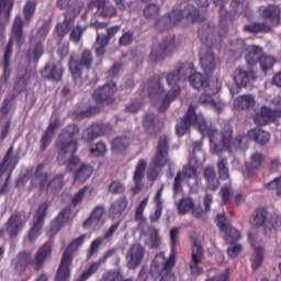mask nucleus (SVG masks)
I'll return each mask as SVG.
<instances>
[{
	"label": "nucleus",
	"mask_w": 281,
	"mask_h": 281,
	"mask_svg": "<svg viewBox=\"0 0 281 281\" xmlns=\"http://www.w3.org/2000/svg\"><path fill=\"white\" fill-rule=\"evenodd\" d=\"M25 21H23V18L21 15H16L13 21L12 25V35L11 38L9 40L5 49H4V55L2 59L3 64V72L0 78V85L2 87H8V82L10 80V76H12V64L10 63L12 58V53H13V45L14 41L18 45H23V24Z\"/></svg>",
	"instance_id": "obj_6"
},
{
	"label": "nucleus",
	"mask_w": 281,
	"mask_h": 281,
	"mask_svg": "<svg viewBox=\"0 0 281 281\" xmlns=\"http://www.w3.org/2000/svg\"><path fill=\"white\" fill-rule=\"evenodd\" d=\"M85 240H87L86 234L72 239L64 250L61 260L57 268L55 277L56 281H69V278H71V265H74V251H76Z\"/></svg>",
	"instance_id": "obj_7"
},
{
	"label": "nucleus",
	"mask_w": 281,
	"mask_h": 281,
	"mask_svg": "<svg viewBox=\"0 0 281 281\" xmlns=\"http://www.w3.org/2000/svg\"><path fill=\"white\" fill-rule=\"evenodd\" d=\"M273 113V108H268L267 105L261 106L260 111L255 114L254 120L259 126H267L269 120H271V114Z\"/></svg>",
	"instance_id": "obj_40"
},
{
	"label": "nucleus",
	"mask_w": 281,
	"mask_h": 281,
	"mask_svg": "<svg viewBox=\"0 0 281 281\" xmlns=\"http://www.w3.org/2000/svg\"><path fill=\"white\" fill-rule=\"evenodd\" d=\"M12 155H14V145H11L9 147L3 159L0 162V179L7 172V179L0 189V195L7 194L8 181H10V177H12V172H14V168H16V166H19V161L21 159V157H19V155H15V156H12Z\"/></svg>",
	"instance_id": "obj_11"
},
{
	"label": "nucleus",
	"mask_w": 281,
	"mask_h": 281,
	"mask_svg": "<svg viewBox=\"0 0 281 281\" xmlns=\"http://www.w3.org/2000/svg\"><path fill=\"white\" fill-rule=\"evenodd\" d=\"M263 18L268 19L272 25H280V7L270 4L263 9Z\"/></svg>",
	"instance_id": "obj_39"
},
{
	"label": "nucleus",
	"mask_w": 281,
	"mask_h": 281,
	"mask_svg": "<svg viewBox=\"0 0 281 281\" xmlns=\"http://www.w3.org/2000/svg\"><path fill=\"white\" fill-rule=\"evenodd\" d=\"M93 175V166L81 164L79 168L74 172V180L78 183H85L87 179H90Z\"/></svg>",
	"instance_id": "obj_37"
},
{
	"label": "nucleus",
	"mask_w": 281,
	"mask_h": 281,
	"mask_svg": "<svg viewBox=\"0 0 281 281\" xmlns=\"http://www.w3.org/2000/svg\"><path fill=\"white\" fill-rule=\"evenodd\" d=\"M194 207V201L190 198H182L178 204L179 214H188Z\"/></svg>",
	"instance_id": "obj_56"
},
{
	"label": "nucleus",
	"mask_w": 281,
	"mask_h": 281,
	"mask_svg": "<svg viewBox=\"0 0 281 281\" xmlns=\"http://www.w3.org/2000/svg\"><path fill=\"white\" fill-rule=\"evenodd\" d=\"M265 261V248L255 247V252L251 258V267L252 270L260 269L262 267V262Z\"/></svg>",
	"instance_id": "obj_51"
},
{
	"label": "nucleus",
	"mask_w": 281,
	"mask_h": 281,
	"mask_svg": "<svg viewBox=\"0 0 281 281\" xmlns=\"http://www.w3.org/2000/svg\"><path fill=\"white\" fill-rule=\"evenodd\" d=\"M269 216V211L265 207H257L250 215L249 224L252 229H260V227H265V223H267V218Z\"/></svg>",
	"instance_id": "obj_28"
},
{
	"label": "nucleus",
	"mask_w": 281,
	"mask_h": 281,
	"mask_svg": "<svg viewBox=\"0 0 281 281\" xmlns=\"http://www.w3.org/2000/svg\"><path fill=\"white\" fill-rule=\"evenodd\" d=\"M265 159V154L260 151H256L250 156V161L246 165V175L250 179L258 177V171L262 170Z\"/></svg>",
	"instance_id": "obj_24"
},
{
	"label": "nucleus",
	"mask_w": 281,
	"mask_h": 281,
	"mask_svg": "<svg viewBox=\"0 0 281 281\" xmlns=\"http://www.w3.org/2000/svg\"><path fill=\"white\" fill-rule=\"evenodd\" d=\"M93 67V53L89 49H83L79 59L70 57L69 59V71L72 76V80L76 85L82 80V70L91 71Z\"/></svg>",
	"instance_id": "obj_9"
},
{
	"label": "nucleus",
	"mask_w": 281,
	"mask_h": 281,
	"mask_svg": "<svg viewBox=\"0 0 281 281\" xmlns=\"http://www.w3.org/2000/svg\"><path fill=\"white\" fill-rule=\"evenodd\" d=\"M64 187L65 175L58 173L50 181H48V188L46 192H52V194H55V192H60V190H63Z\"/></svg>",
	"instance_id": "obj_47"
},
{
	"label": "nucleus",
	"mask_w": 281,
	"mask_h": 281,
	"mask_svg": "<svg viewBox=\"0 0 281 281\" xmlns=\"http://www.w3.org/2000/svg\"><path fill=\"white\" fill-rule=\"evenodd\" d=\"M74 23H76V15H69V13H64V21L58 22L55 27V32L59 41H63L67 36V34L74 27Z\"/></svg>",
	"instance_id": "obj_26"
},
{
	"label": "nucleus",
	"mask_w": 281,
	"mask_h": 281,
	"mask_svg": "<svg viewBox=\"0 0 281 281\" xmlns=\"http://www.w3.org/2000/svg\"><path fill=\"white\" fill-rule=\"evenodd\" d=\"M26 223L27 217L25 216V212H15L9 217L5 232L9 234V237L16 238L23 232Z\"/></svg>",
	"instance_id": "obj_16"
},
{
	"label": "nucleus",
	"mask_w": 281,
	"mask_h": 281,
	"mask_svg": "<svg viewBox=\"0 0 281 281\" xmlns=\"http://www.w3.org/2000/svg\"><path fill=\"white\" fill-rule=\"evenodd\" d=\"M131 146V137L128 136H116L112 139L113 153H124Z\"/></svg>",
	"instance_id": "obj_43"
},
{
	"label": "nucleus",
	"mask_w": 281,
	"mask_h": 281,
	"mask_svg": "<svg viewBox=\"0 0 281 281\" xmlns=\"http://www.w3.org/2000/svg\"><path fill=\"white\" fill-rule=\"evenodd\" d=\"M200 65L203 69L205 76L214 75L216 68L218 67V61L214 56V53L211 49H201L200 50Z\"/></svg>",
	"instance_id": "obj_20"
},
{
	"label": "nucleus",
	"mask_w": 281,
	"mask_h": 281,
	"mask_svg": "<svg viewBox=\"0 0 281 281\" xmlns=\"http://www.w3.org/2000/svg\"><path fill=\"white\" fill-rule=\"evenodd\" d=\"M14 8V1L12 0H0V32L5 30L8 21H10V14Z\"/></svg>",
	"instance_id": "obj_29"
},
{
	"label": "nucleus",
	"mask_w": 281,
	"mask_h": 281,
	"mask_svg": "<svg viewBox=\"0 0 281 281\" xmlns=\"http://www.w3.org/2000/svg\"><path fill=\"white\" fill-rule=\"evenodd\" d=\"M104 135V125L97 123L92 124L91 130L88 132L87 142L95 139V137H102Z\"/></svg>",
	"instance_id": "obj_55"
},
{
	"label": "nucleus",
	"mask_w": 281,
	"mask_h": 281,
	"mask_svg": "<svg viewBox=\"0 0 281 281\" xmlns=\"http://www.w3.org/2000/svg\"><path fill=\"white\" fill-rule=\"evenodd\" d=\"M124 190H126V187L120 180L112 181L108 187V192H110V194H122L124 193Z\"/></svg>",
	"instance_id": "obj_62"
},
{
	"label": "nucleus",
	"mask_w": 281,
	"mask_h": 281,
	"mask_svg": "<svg viewBox=\"0 0 281 281\" xmlns=\"http://www.w3.org/2000/svg\"><path fill=\"white\" fill-rule=\"evenodd\" d=\"M78 137H80V127L76 124H69L61 130L56 140L57 162L59 166H66L67 172H74L80 166V157L76 156Z\"/></svg>",
	"instance_id": "obj_1"
},
{
	"label": "nucleus",
	"mask_w": 281,
	"mask_h": 281,
	"mask_svg": "<svg viewBox=\"0 0 281 281\" xmlns=\"http://www.w3.org/2000/svg\"><path fill=\"white\" fill-rule=\"evenodd\" d=\"M223 233L225 234V241L228 245H236V243L243 238L240 232L234 228L232 225L228 226L227 231H223Z\"/></svg>",
	"instance_id": "obj_52"
},
{
	"label": "nucleus",
	"mask_w": 281,
	"mask_h": 281,
	"mask_svg": "<svg viewBox=\"0 0 281 281\" xmlns=\"http://www.w3.org/2000/svg\"><path fill=\"white\" fill-rule=\"evenodd\" d=\"M47 210H49V203L44 202L40 204L33 216L32 226L29 231L27 238L30 243H34L38 236H41V229L45 225V218L47 217Z\"/></svg>",
	"instance_id": "obj_13"
},
{
	"label": "nucleus",
	"mask_w": 281,
	"mask_h": 281,
	"mask_svg": "<svg viewBox=\"0 0 281 281\" xmlns=\"http://www.w3.org/2000/svg\"><path fill=\"white\" fill-rule=\"evenodd\" d=\"M117 229H120V222H116L115 224L111 225L103 237H97L94 240H92L87 251V260H91L93 258V255L98 254L104 240H109V238H112L113 234H115Z\"/></svg>",
	"instance_id": "obj_21"
},
{
	"label": "nucleus",
	"mask_w": 281,
	"mask_h": 281,
	"mask_svg": "<svg viewBox=\"0 0 281 281\" xmlns=\"http://www.w3.org/2000/svg\"><path fill=\"white\" fill-rule=\"evenodd\" d=\"M246 63L247 65H250L254 67V65H258L260 63V59L262 58L265 50L262 47L257 46V45H250L246 48Z\"/></svg>",
	"instance_id": "obj_31"
},
{
	"label": "nucleus",
	"mask_w": 281,
	"mask_h": 281,
	"mask_svg": "<svg viewBox=\"0 0 281 281\" xmlns=\"http://www.w3.org/2000/svg\"><path fill=\"white\" fill-rule=\"evenodd\" d=\"M196 105L190 104L181 121L176 125L178 137H183L190 131L191 126H198V131L203 137H210L211 140L214 139L216 130L214 126L207 124V120H205L203 114L196 113Z\"/></svg>",
	"instance_id": "obj_5"
},
{
	"label": "nucleus",
	"mask_w": 281,
	"mask_h": 281,
	"mask_svg": "<svg viewBox=\"0 0 281 281\" xmlns=\"http://www.w3.org/2000/svg\"><path fill=\"white\" fill-rule=\"evenodd\" d=\"M69 218H71V206H66L50 221L47 236L54 237L55 234L63 229Z\"/></svg>",
	"instance_id": "obj_19"
},
{
	"label": "nucleus",
	"mask_w": 281,
	"mask_h": 281,
	"mask_svg": "<svg viewBox=\"0 0 281 281\" xmlns=\"http://www.w3.org/2000/svg\"><path fill=\"white\" fill-rule=\"evenodd\" d=\"M160 12L161 7L156 3H149L144 8L143 15L149 21H155L156 19H159Z\"/></svg>",
	"instance_id": "obj_49"
},
{
	"label": "nucleus",
	"mask_w": 281,
	"mask_h": 281,
	"mask_svg": "<svg viewBox=\"0 0 281 281\" xmlns=\"http://www.w3.org/2000/svg\"><path fill=\"white\" fill-rule=\"evenodd\" d=\"M218 135V130H216V133L213 134V139L209 137L211 146L213 148V151L215 155H221V153H224V150H227L228 153H232V137L234 135V130L232 126L227 125L221 133V144L216 143L214 139Z\"/></svg>",
	"instance_id": "obj_15"
},
{
	"label": "nucleus",
	"mask_w": 281,
	"mask_h": 281,
	"mask_svg": "<svg viewBox=\"0 0 281 281\" xmlns=\"http://www.w3.org/2000/svg\"><path fill=\"white\" fill-rule=\"evenodd\" d=\"M217 173L222 181H227V179H229V167L227 162V157H220L217 161Z\"/></svg>",
	"instance_id": "obj_50"
},
{
	"label": "nucleus",
	"mask_w": 281,
	"mask_h": 281,
	"mask_svg": "<svg viewBox=\"0 0 281 281\" xmlns=\"http://www.w3.org/2000/svg\"><path fill=\"white\" fill-rule=\"evenodd\" d=\"M45 54V50L43 49V44L41 42H37L34 47L29 52V57L33 58L35 63H38L41 60V57Z\"/></svg>",
	"instance_id": "obj_60"
},
{
	"label": "nucleus",
	"mask_w": 281,
	"mask_h": 281,
	"mask_svg": "<svg viewBox=\"0 0 281 281\" xmlns=\"http://www.w3.org/2000/svg\"><path fill=\"white\" fill-rule=\"evenodd\" d=\"M177 49L175 35L164 37L158 44H154L149 54L151 63H164L166 58L172 56Z\"/></svg>",
	"instance_id": "obj_10"
},
{
	"label": "nucleus",
	"mask_w": 281,
	"mask_h": 281,
	"mask_svg": "<svg viewBox=\"0 0 281 281\" xmlns=\"http://www.w3.org/2000/svg\"><path fill=\"white\" fill-rule=\"evenodd\" d=\"M249 132L247 135H238L234 140L231 138V153L234 150H247L249 148Z\"/></svg>",
	"instance_id": "obj_45"
},
{
	"label": "nucleus",
	"mask_w": 281,
	"mask_h": 281,
	"mask_svg": "<svg viewBox=\"0 0 281 281\" xmlns=\"http://www.w3.org/2000/svg\"><path fill=\"white\" fill-rule=\"evenodd\" d=\"M234 106L239 111H249L256 106V99L251 94L239 95L235 99Z\"/></svg>",
	"instance_id": "obj_35"
},
{
	"label": "nucleus",
	"mask_w": 281,
	"mask_h": 281,
	"mask_svg": "<svg viewBox=\"0 0 281 281\" xmlns=\"http://www.w3.org/2000/svg\"><path fill=\"white\" fill-rule=\"evenodd\" d=\"M90 153L93 157H104L106 155V144L103 142L97 143L90 148Z\"/></svg>",
	"instance_id": "obj_63"
},
{
	"label": "nucleus",
	"mask_w": 281,
	"mask_h": 281,
	"mask_svg": "<svg viewBox=\"0 0 281 281\" xmlns=\"http://www.w3.org/2000/svg\"><path fill=\"white\" fill-rule=\"evenodd\" d=\"M143 128H145L146 133L150 135V137H157L159 130L157 128V114L147 113L143 117Z\"/></svg>",
	"instance_id": "obj_33"
},
{
	"label": "nucleus",
	"mask_w": 281,
	"mask_h": 281,
	"mask_svg": "<svg viewBox=\"0 0 281 281\" xmlns=\"http://www.w3.org/2000/svg\"><path fill=\"white\" fill-rule=\"evenodd\" d=\"M85 32H87V26L77 24L70 29L69 40L75 43V45H78L80 41H82V34H85Z\"/></svg>",
	"instance_id": "obj_53"
},
{
	"label": "nucleus",
	"mask_w": 281,
	"mask_h": 281,
	"mask_svg": "<svg viewBox=\"0 0 281 281\" xmlns=\"http://www.w3.org/2000/svg\"><path fill=\"white\" fill-rule=\"evenodd\" d=\"M117 92V86L115 83H108L97 89L92 95L97 104L110 105L115 102V93Z\"/></svg>",
	"instance_id": "obj_17"
},
{
	"label": "nucleus",
	"mask_w": 281,
	"mask_h": 281,
	"mask_svg": "<svg viewBox=\"0 0 281 281\" xmlns=\"http://www.w3.org/2000/svg\"><path fill=\"white\" fill-rule=\"evenodd\" d=\"M166 93V88L160 81H151L148 86V97L151 100H159Z\"/></svg>",
	"instance_id": "obj_44"
},
{
	"label": "nucleus",
	"mask_w": 281,
	"mask_h": 281,
	"mask_svg": "<svg viewBox=\"0 0 281 281\" xmlns=\"http://www.w3.org/2000/svg\"><path fill=\"white\" fill-rule=\"evenodd\" d=\"M193 70L194 65L178 63L175 69L166 75V82L170 87V90L165 94L159 105L160 112L166 111L173 100H177L178 95H181V86H179V82L181 80H188V75L192 74Z\"/></svg>",
	"instance_id": "obj_4"
},
{
	"label": "nucleus",
	"mask_w": 281,
	"mask_h": 281,
	"mask_svg": "<svg viewBox=\"0 0 281 281\" xmlns=\"http://www.w3.org/2000/svg\"><path fill=\"white\" fill-rule=\"evenodd\" d=\"M100 106L98 105H90L86 109H77L72 112L74 117L76 120H85L86 117H93L100 113Z\"/></svg>",
	"instance_id": "obj_42"
},
{
	"label": "nucleus",
	"mask_w": 281,
	"mask_h": 281,
	"mask_svg": "<svg viewBox=\"0 0 281 281\" xmlns=\"http://www.w3.org/2000/svg\"><path fill=\"white\" fill-rule=\"evenodd\" d=\"M170 155V137L168 135H161L158 139L156 153L150 164L158 168H166L169 161Z\"/></svg>",
	"instance_id": "obj_14"
},
{
	"label": "nucleus",
	"mask_w": 281,
	"mask_h": 281,
	"mask_svg": "<svg viewBox=\"0 0 281 281\" xmlns=\"http://www.w3.org/2000/svg\"><path fill=\"white\" fill-rule=\"evenodd\" d=\"M110 37L106 34L98 33L94 44V54L97 58H102L106 54V47H109Z\"/></svg>",
	"instance_id": "obj_36"
},
{
	"label": "nucleus",
	"mask_w": 281,
	"mask_h": 281,
	"mask_svg": "<svg viewBox=\"0 0 281 281\" xmlns=\"http://www.w3.org/2000/svg\"><path fill=\"white\" fill-rule=\"evenodd\" d=\"M49 30H52V23L49 21L43 22L42 26L37 30L35 34L36 38L38 40V43L47 38V34H49Z\"/></svg>",
	"instance_id": "obj_58"
},
{
	"label": "nucleus",
	"mask_w": 281,
	"mask_h": 281,
	"mask_svg": "<svg viewBox=\"0 0 281 281\" xmlns=\"http://www.w3.org/2000/svg\"><path fill=\"white\" fill-rule=\"evenodd\" d=\"M179 227H172L169 232L171 251L169 258L166 259L164 252L155 256L150 265V276L155 281H176L172 268L177 263V246L179 245Z\"/></svg>",
	"instance_id": "obj_2"
},
{
	"label": "nucleus",
	"mask_w": 281,
	"mask_h": 281,
	"mask_svg": "<svg viewBox=\"0 0 281 281\" xmlns=\"http://www.w3.org/2000/svg\"><path fill=\"white\" fill-rule=\"evenodd\" d=\"M199 102L200 104H210L211 106H213V109L216 110L217 113H221V111L223 110V108L221 106V103L214 100V98H212L211 94H202L199 98Z\"/></svg>",
	"instance_id": "obj_54"
},
{
	"label": "nucleus",
	"mask_w": 281,
	"mask_h": 281,
	"mask_svg": "<svg viewBox=\"0 0 281 281\" xmlns=\"http://www.w3.org/2000/svg\"><path fill=\"white\" fill-rule=\"evenodd\" d=\"M60 127V120L55 119L50 122L43 133L40 139V151L45 153L49 146H52V142H54V136L56 135V130Z\"/></svg>",
	"instance_id": "obj_23"
},
{
	"label": "nucleus",
	"mask_w": 281,
	"mask_h": 281,
	"mask_svg": "<svg viewBox=\"0 0 281 281\" xmlns=\"http://www.w3.org/2000/svg\"><path fill=\"white\" fill-rule=\"evenodd\" d=\"M35 12H36V2L34 1L26 2L23 8V15L26 23H30V21H32Z\"/></svg>",
	"instance_id": "obj_57"
},
{
	"label": "nucleus",
	"mask_w": 281,
	"mask_h": 281,
	"mask_svg": "<svg viewBox=\"0 0 281 281\" xmlns=\"http://www.w3.org/2000/svg\"><path fill=\"white\" fill-rule=\"evenodd\" d=\"M34 179L40 186V191L47 192V188L49 186V173L45 172L44 162L37 165L34 172Z\"/></svg>",
	"instance_id": "obj_30"
},
{
	"label": "nucleus",
	"mask_w": 281,
	"mask_h": 281,
	"mask_svg": "<svg viewBox=\"0 0 281 281\" xmlns=\"http://www.w3.org/2000/svg\"><path fill=\"white\" fill-rule=\"evenodd\" d=\"M201 16V13L199 9L194 8V5L188 4L184 9H173L168 16L160 18L156 21V25H159L160 23H165V30H170V27L177 25L181 19H187V21H190V23H194L195 21H199V18Z\"/></svg>",
	"instance_id": "obj_8"
},
{
	"label": "nucleus",
	"mask_w": 281,
	"mask_h": 281,
	"mask_svg": "<svg viewBox=\"0 0 281 281\" xmlns=\"http://www.w3.org/2000/svg\"><path fill=\"white\" fill-rule=\"evenodd\" d=\"M248 137L252 139V142L260 144V146H267L268 142L271 139V134L262 128H252L248 131Z\"/></svg>",
	"instance_id": "obj_34"
},
{
	"label": "nucleus",
	"mask_w": 281,
	"mask_h": 281,
	"mask_svg": "<svg viewBox=\"0 0 281 281\" xmlns=\"http://www.w3.org/2000/svg\"><path fill=\"white\" fill-rule=\"evenodd\" d=\"M144 256L146 248L142 244H133L126 254L127 269H137L144 261Z\"/></svg>",
	"instance_id": "obj_18"
},
{
	"label": "nucleus",
	"mask_w": 281,
	"mask_h": 281,
	"mask_svg": "<svg viewBox=\"0 0 281 281\" xmlns=\"http://www.w3.org/2000/svg\"><path fill=\"white\" fill-rule=\"evenodd\" d=\"M53 245L52 241H46L41 246L32 258V251L24 250L18 252L11 265L15 273L23 276L27 271V267H33L34 271H43L45 262L52 258Z\"/></svg>",
	"instance_id": "obj_3"
},
{
	"label": "nucleus",
	"mask_w": 281,
	"mask_h": 281,
	"mask_svg": "<svg viewBox=\"0 0 281 281\" xmlns=\"http://www.w3.org/2000/svg\"><path fill=\"white\" fill-rule=\"evenodd\" d=\"M203 177L205 179L207 190L216 192L221 187V181L216 178V170H214V167L204 168Z\"/></svg>",
	"instance_id": "obj_32"
},
{
	"label": "nucleus",
	"mask_w": 281,
	"mask_h": 281,
	"mask_svg": "<svg viewBox=\"0 0 281 281\" xmlns=\"http://www.w3.org/2000/svg\"><path fill=\"white\" fill-rule=\"evenodd\" d=\"M190 238L192 240V252L189 269L191 271V276H201V273H203V269L199 267V265H201V260H203L205 251L203 250V245L199 243V235L196 233H192Z\"/></svg>",
	"instance_id": "obj_12"
},
{
	"label": "nucleus",
	"mask_w": 281,
	"mask_h": 281,
	"mask_svg": "<svg viewBox=\"0 0 281 281\" xmlns=\"http://www.w3.org/2000/svg\"><path fill=\"white\" fill-rule=\"evenodd\" d=\"M231 46L235 54H243L247 49V42L244 38H237L231 42Z\"/></svg>",
	"instance_id": "obj_64"
},
{
	"label": "nucleus",
	"mask_w": 281,
	"mask_h": 281,
	"mask_svg": "<svg viewBox=\"0 0 281 281\" xmlns=\"http://www.w3.org/2000/svg\"><path fill=\"white\" fill-rule=\"evenodd\" d=\"M126 207H128V199H126V195H123L112 203L110 206V214H112V216H122V213L126 211Z\"/></svg>",
	"instance_id": "obj_41"
},
{
	"label": "nucleus",
	"mask_w": 281,
	"mask_h": 281,
	"mask_svg": "<svg viewBox=\"0 0 281 281\" xmlns=\"http://www.w3.org/2000/svg\"><path fill=\"white\" fill-rule=\"evenodd\" d=\"M98 269H100V262L95 261L91 263L90 267L81 273L78 281L89 280V278H91V276H93V273H95Z\"/></svg>",
	"instance_id": "obj_61"
},
{
	"label": "nucleus",
	"mask_w": 281,
	"mask_h": 281,
	"mask_svg": "<svg viewBox=\"0 0 281 281\" xmlns=\"http://www.w3.org/2000/svg\"><path fill=\"white\" fill-rule=\"evenodd\" d=\"M214 5L220 9V25H227L232 23V13L225 10V5L229 3L228 0H213Z\"/></svg>",
	"instance_id": "obj_38"
},
{
	"label": "nucleus",
	"mask_w": 281,
	"mask_h": 281,
	"mask_svg": "<svg viewBox=\"0 0 281 281\" xmlns=\"http://www.w3.org/2000/svg\"><path fill=\"white\" fill-rule=\"evenodd\" d=\"M146 166H147L146 160L138 161L136 169L134 171L135 183H139V181H142L144 179V172H146Z\"/></svg>",
	"instance_id": "obj_59"
},
{
	"label": "nucleus",
	"mask_w": 281,
	"mask_h": 281,
	"mask_svg": "<svg viewBox=\"0 0 281 281\" xmlns=\"http://www.w3.org/2000/svg\"><path fill=\"white\" fill-rule=\"evenodd\" d=\"M187 80H189L191 87L198 91L200 89H207V87H210V77L194 71V69L188 75Z\"/></svg>",
	"instance_id": "obj_27"
},
{
	"label": "nucleus",
	"mask_w": 281,
	"mask_h": 281,
	"mask_svg": "<svg viewBox=\"0 0 281 281\" xmlns=\"http://www.w3.org/2000/svg\"><path fill=\"white\" fill-rule=\"evenodd\" d=\"M244 30L248 34H267V32H271V26L262 22H254L245 25Z\"/></svg>",
	"instance_id": "obj_46"
},
{
	"label": "nucleus",
	"mask_w": 281,
	"mask_h": 281,
	"mask_svg": "<svg viewBox=\"0 0 281 281\" xmlns=\"http://www.w3.org/2000/svg\"><path fill=\"white\" fill-rule=\"evenodd\" d=\"M19 94L12 92L9 93L7 97H4L2 104L0 106V113L1 115H3L4 117L8 115V113H10V111H12L13 106H14V101L16 100Z\"/></svg>",
	"instance_id": "obj_48"
},
{
	"label": "nucleus",
	"mask_w": 281,
	"mask_h": 281,
	"mask_svg": "<svg viewBox=\"0 0 281 281\" xmlns=\"http://www.w3.org/2000/svg\"><path fill=\"white\" fill-rule=\"evenodd\" d=\"M256 80H258V75L256 71H254V69L247 71L241 68H237L234 71V81L239 88L247 87L249 82H256Z\"/></svg>",
	"instance_id": "obj_25"
},
{
	"label": "nucleus",
	"mask_w": 281,
	"mask_h": 281,
	"mask_svg": "<svg viewBox=\"0 0 281 281\" xmlns=\"http://www.w3.org/2000/svg\"><path fill=\"white\" fill-rule=\"evenodd\" d=\"M63 64L48 63L41 70V76L44 80H49L50 82H60L63 80Z\"/></svg>",
	"instance_id": "obj_22"
}]
</instances>
